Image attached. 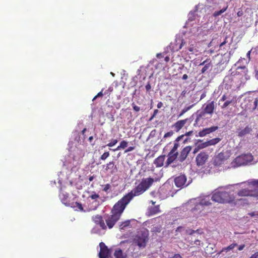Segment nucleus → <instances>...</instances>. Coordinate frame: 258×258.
Masks as SVG:
<instances>
[{
	"mask_svg": "<svg viewBox=\"0 0 258 258\" xmlns=\"http://www.w3.org/2000/svg\"><path fill=\"white\" fill-rule=\"evenodd\" d=\"M152 177L144 178L130 192L124 195L113 206L110 215L104 217L107 228L111 229L119 220L126 206L135 197L139 196L144 194L152 185L154 182Z\"/></svg>",
	"mask_w": 258,
	"mask_h": 258,
	"instance_id": "1",
	"label": "nucleus"
},
{
	"mask_svg": "<svg viewBox=\"0 0 258 258\" xmlns=\"http://www.w3.org/2000/svg\"><path fill=\"white\" fill-rule=\"evenodd\" d=\"M212 200L219 203H231L234 201L235 197L225 188L219 187L214 191Z\"/></svg>",
	"mask_w": 258,
	"mask_h": 258,
	"instance_id": "2",
	"label": "nucleus"
},
{
	"mask_svg": "<svg viewBox=\"0 0 258 258\" xmlns=\"http://www.w3.org/2000/svg\"><path fill=\"white\" fill-rule=\"evenodd\" d=\"M253 156L251 154H242L237 156L231 163L232 166L237 167L245 165L253 160Z\"/></svg>",
	"mask_w": 258,
	"mask_h": 258,
	"instance_id": "3",
	"label": "nucleus"
},
{
	"mask_svg": "<svg viewBox=\"0 0 258 258\" xmlns=\"http://www.w3.org/2000/svg\"><path fill=\"white\" fill-rule=\"evenodd\" d=\"M231 71L230 77L233 81L235 80L238 83L242 82L243 78L246 76L247 70L245 66L239 67L235 70Z\"/></svg>",
	"mask_w": 258,
	"mask_h": 258,
	"instance_id": "4",
	"label": "nucleus"
},
{
	"mask_svg": "<svg viewBox=\"0 0 258 258\" xmlns=\"http://www.w3.org/2000/svg\"><path fill=\"white\" fill-rule=\"evenodd\" d=\"M149 239L148 232L143 231L135 236L133 240V243L140 248H144L146 247Z\"/></svg>",
	"mask_w": 258,
	"mask_h": 258,
	"instance_id": "5",
	"label": "nucleus"
},
{
	"mask_svg": "<svg viewBox=\"0 0 258 258\" xmlns=\"http://www.w3.org/2000/svg\"><path fill=\"white\" fill-rule=\"evenodd\" d=\"M215 109L214 102L213 101L208 103L203 111H201L198 114L194 123V125H198L199 123L202 122L206 113L212 114Z\"/></svg>",
	"mask_w": 258,
	"mask_h": 258,
	"instance_id": "6",
	"label": "nucleus"
},
{
	"mask_svg": "<svg viewBox=\"0 0 258 258\" xmlns=\"http://www.w3.org/2000/svg\"><path fill=\"white\" fill-rule=\"evenodd\" d=\"M230 152L227 150L223 151L215 156L214 158V163L216 166L223 164L230 156Z\"/></svg>",
	"mask_w": 258,
	"mask_h": 258,
	"instance_id": "7",
	"label": "nucleus"
},
{
	"mask_svg": "<svg viewBox=\"0 0 258 258\" xmlns=\"http://www.w3.org/2000/svg\"><path fill=\"white\" fill-rule=\"evenodd\" d=\"M99 246L100 247L98 254L99 258H110L111 254L110 249L103 242L99 243Z\"/></svg>",
	"mask_w": 258,
	"mask_h": 258,
	"instance_id": "8",
	"label": "nucleus"
},
{
	"mask_svg": "<svg viewBox=\"0 0 258 258\" xmlns=\"http://www.w3.org/2000/svg\"><path fill=\"white\" fill-rule=\"evenodd\" d=\"M186 44L185 41L182 38H176L173 43H171L170 47L173 52L177 51L181 49Z\"/></svg>",
	"mask_w": 258,
	"mask_h": 258,
	"instance_id": "9",
	"label": "nucleus"
},
{
	"mask_svg": "<svg viewBox=\"0 0 258 258\" xmlns=\"http://www.w3.org/2000/svg\"><path fill=\"white\" fill-rule=\"evenodd\" d=\"M221 102H224V103L221 105V108L224 109L227 108L230 105H233L236 103V100L234 98L230 99L228 98L226 94H224L219 101V105H220Z\"/></svg>",
	"mask_w": 258,
	"mask_h": 258,
	"instance_id": "10",
	"label": "nucleus"
},
{
	"mask_svg": "<svg viewBox=\"0 0 258 258\" xmlns=\"http://www.w3.org/2000/svg\"><path fill=\"white\" fill-rule=\"evenodd\" d=\"M244 101L246 103L245 105V110H249L250 111H253L256 108L258 103L257 98H256L253 100L250 99V98L248 97V98L245 99Z\"/></svg>",
	"mask_w": 258,
	"mask_h": 258,
	"instance_id": "11",
	"label": "nucleus"
},
{
	"mask_svg": "<svg viewBox=\"0 0 258 258\" xmlns=\"http://www.w3.org/2000/svg\"><path fill=\"white\" fill-rule=\"evenodd\" d=\"M208 157L209 155L206 152H202L199 153L196 158L197 165L200 166L204 165L208 160Z\"/></svg>",
	"mask_w": 258,
	"mask_h": 258,
	"instance_id": "12",
	"label": "nucleus"
},
{
	"mask_svg": "<svg viewBox=\"0 0 258 258\" xmlns=\"http://www.w3.org/2000/svg\"><path fill=\"white\" fill-rule=\"evenodd\" d=\"M186 177L184 174H181L174 179L175 184L177 187L182 188L184 186L187 185L188 184H186Z\"/></svg>",
	"mask_w": 258,
	"mask_h": 258,
	"instance_id": "13",
	"label": "nucleus"
},
{
	"mask_svg": "<svg viewBox=\"0 0 258 258\" xmlns=\"http://www.w3.org/2000/svg\"><path fill=\"white\" fill-rule=\"evenodd\" d=\"M92 220L96 224L99 225L102 229H107V226H106L102 216L100 215L93 216L92 217Z\"/></svg>",
	"mask_w": 258,
	"mask_h": 258,
	"instance_id": "14",
	"label": "nucleus"
},
{
	"mask_svg": "<svg viewBox=\"0 0 258 258\" xmlns=\"http://www.w3.org/2000/svg\"><path fill=\"white\" fill-rule=\"evenodd\" d=\"M192 147L190 146H187L185 147L180 151L179 156L178 157V160L180 162L184 161L187 158L189 153L191 151Z\"/></svg>",
	"mask_w": 258,
	"mask_h": 258,
	"instance_id": "15",
	"label": "nucleus"
},
{
	"mask_svg": "<svg viewBox=\"0 0 258 258\" xmlns=\"http://www.w3.org/2000/svg\"><path fill=\"white\" fill-rule=\"evenodd\" d=\"M199 66H204V67L201 70L202 74H205L206 72L211 70L213 67L212 60L210 58H207L201 62Z\"/></svg>",
	"mask_w": 258,
	"mask_h": 258,
	"instance_id": "16",
	"label": "nucleus"
},
{
	"mask_svg": "<svg viewBox=\"0 0 258 258\" xmlns=\"http://www.w3.org/2000/svg\"><path fill=\"white\" fill-rule=\"evenodd\" d=\"M189 120V118H186L176 121L171 126L172 128L176 132H179L185 124V123Z\"/></svg>",
	"mask_w": 258,
	"mask_h": 258,
	"instance_id": "17",
	"label": "nucleus"
},
{
	"mask_svg": "<svg viewBox=\"0 0 258 258\" xmlns=\"http://www.w3.org/2000/svg\"><path fill=\"white\" fill-rule=\"evenodd\" d=\"M255 190L248 188H242L239 190L237 192L239 197H252L254 196Z\"/></svg>",
	"mask_w": 258,
	"mask_h": 258,
	"instance_id": "18",
	"label": "nucleus"
},
{
	"mask_svg": "<svg viewBox=\"0 0 258 258\" xmlns=\"http://www.w3.org/2000/svg\"><path fill=\"white\" fill-rule=\"evenodd\" d=\"M218 129V126H213L210 127L203 128L202 131L199 132L198 136L200 137H205L206 135L217 131Z\"/></svg>",
	"mask_w": 258,
	"mask_h": 258,
	"instance_id": "19",
	"label": "nucleus"
},
{
	"mask_svg": "<svg viewBox=\"0 0 258 258\" xmlns=\"http://www.w3.org/2000/svg\"><path fill=\"white\" fill-rule=\"evenodd\" d=\"M178 155L176 154H173L169 152L167 155V159L165 162V167H167L170 164L173 163L177 158Z\"/></svg>",
	"mask_w": 258,
	"mask_h": 258,
	"instance_id": "20",
	"label": "nucleus"
},
{
	"mask_svg": "<svg viewBox=\"0 0 258 258\" xmlns=\"http://www.w3.org/2000/svg\"><path fill=\"white\" fill-rule=\"evenodd\" d=\"M165 155H161L158 157L154 161V164L156 167H161L163 166Z\"/></svg>",
	"mask_w": 258,
	"mask_h": 258,
	"instance_id": "21",
	"label": "nucleus"
},
{
	"mask_svg": "<svg viewBox=\"0 0 258 258\" xmlns=\"http://www.w3.org/2000/svg\"><path fill=\"white\" fill-rule=\"evenodd\" d=\"M211 203L209 201V200L207 201L206 199H202L199 204H197L195 207L192 209V211H195L198 209H200V208H203L205 206H209L211 205Z\"/></svg>",
	"mask_w": 258,
	"mask_h": 258,
	"instance_id": "22",
	"label": "nucleus"
},
{
	"mask_svg": "<svg viewBox=\"0 0 258 258\" xmlns=\"http://www.w3.org/2000/svg\"><path fill=\"white\" fill-rule=\"evenodd\" d=\"M160 212L159 205L149 207L148 209V215L152 216Z\"/></svg>",
	"mask_w": 258,
	"mask_h": 258,
	"instance_id": "23",
	"label": "nucleus"
},
{
	"mask_svg": "<svg viewBox=\"0 0 258 258\" xmlns=\"http://www.w3.org/2000/svg\"><path fill=\"white\" fill-rule=\"evenodd\" d=\"M246 183V182H244ZM246 184L249 188H253L255 191L258 190V179H251L246 182Z\"/></svg>",
	"mask_w": 258,
	"mask_h": 258,
	"instance_id": "24",
	"label": "nucleus"
},
{
	"mask_svg": "<svg viewBox=\"0 0 258 258\" xmlns=\"http://www.w3.org/2000/svg\"><path fill=\"white\" fill-rule=\"evenodd\" d=\"M105 170L106 171H110V172L113 173L115 171L117 170V168L113 161H110L105 165Z\"/></svg>",
	"mask_w": 258,
	"mask_h": 258,
	"instance_id": "25",
	"label": "nucleus"
},
{
	"mask_svg": "<svg viewBox=\"0 0 258 258\" xmlns=\"http://www.w3.org/2000/svg\"><path fill=\"white\" fill-rule=\"evenodd\" d=\"M252 131L251 127L249 126H246L244 129L241 130L238 132V136L240 137H243L248 134Z\"/></svg>",
	"mask_w": 258,
	"mask_h": 258,
	"instance_id": "26",
	"label": "nucleus"
},
{
	"mask_svg": "<svg viewBox=\"0 0 258 258\" xmlns=\"http://www.w3.org/2000/svg\"><path fill=\"white\" fill-rule=\"evenodd\" d=\"M114 255L115 258H126V254L124 253L122 251V250L118 248L116 249L114 253Z\"/></svg>",
	"mask_w": 258,
	"mask_h": 258,
	"instance_id": "27",
	"label": "nucleus"
},
{
	"mask_svg": "<svg viewBox=\"0 0 258 258\" xmlns=\"http://www.w3.org/2000/svg\"><path fill=\"white\" fill-rule=\"evenodd\" d=\"M196 46V42H194L192 41L189 42L188 43V46L187 47V49L191 53H194L195 52H197Z\"/></svg>",
	"mask_w": 258,
	"mask_h": 258,
	"instance_id": "28",
	"label": "nucleus"
},
{
	"mask_svg": "<svg viewBox=\"0 0 258 258\" xmlns=\"http://www.w3.org/2000/svg\"><path fill=\"white\" fill-rule=\"evenodd\" d=\"M128 145V142L125 140H122L120 142L119 145L114 149H113L112 150L113 151H116L120 149H124L126 147H127Z\"/></svg>",
	"mask_w": 258,
	"mask_h": 258,
	"instance_id": "29",
	"label": "nucleus"
},
{
	"mask_svg": "<svg viewBox=\"0 0 258 258\" xmlns=\"http://www.w3.org/2000/svg\"><path fill=\"white\" fill-rule=\"evenodd\" d=\"M221 140V139L219 138H216L207 141V143L208 144L209 146H213L218 143Z\"/></svg>",
	"mask_w": 258,
	"mask_h": 258,
	"instance_id": "30",
	"label": "nucleus"
},
{
	"mask_svg": "<svg viewBox=\"0 0 258 258\" xmlns=\"http://www.w3.org/2000/svg\"><path fill=\"white\" fill-rule=\"evenodd\" d=\"M238 246V245L237 243H232L230 245H229L227 247L223 248L222 250L221 251L220 253L223 251H226L227 252L228 251L231 250L233 249H234L235 247Z\"/></svg>",
	"mask_w": 258,
	"mask_h": 258,
	"instance_id": "31",
	"label": "nucleus"
},
{
	"mask_svg": "<svg viewBox=\"0 0 258 258\" xmlns=\"http://www.w3.org/2000/svg\"><path fill=\"white\" fill-rule=\"evenodd\" d=\"M130 223L131 222L130 220H126L121 222L119 226L120 230H124L126 227L129 226Z\"/></svg>",
	"mask_w": 258,
	"mask_h": 258,
	"instance_id": "32",
	"label": "nucleus"
},
{
	"mask_svg": "<svg viewBox=\"0 0 258 258\" xmlns=\"http://www.w3.org/2000/svg\"><path fill=\"white\" fill-rule=\"evenodd\" d=\"M194 105V104H192L190 106H189L188 107H186L184 108L181 110L180 114L178 115V117H180L181 116H182L185 112H186L187 111H188L189 109H190L193 107Z\"/></svg>",
	"mask_w": 258,
	"mask_h": 258,
	"instance_id": "33",
	"label": "nucleus"
},
{
	"mask_svg": "<svg viewBox=\"0 0 258 258\" xmlns=\"http://www.w3.org/2000/svg\"><path fill=\"white\" fill-rule=\"evenodd\" d=\"M118 141L117 139H112L111 141L108 143L106 145L102 146L103 148L108 146L109 147H112L117 144Z\"/></svg>",
	"mask_w": 258,
	"mask_h": 258,
	"instance_id": "34",
	"label": "nucleus"
},
{
	"mask_svg": "<svg viewBox=\"0 0 258 258\" xmlns=\"http://www.w3.org/2000/svg\"><path fill=\"white\" fill-rule=\"evenodd\" d=\"M184 137V135H181L179 137H178L176 140H175L174 142V147H175L177 149H178L179 147V144L178 143V142Z\"/></svg>",
	"mask_w": 258,
	"mask_h": 258,
	"instance_id": "35",
	"label": "nucleus"
},
{
	"mask_svg": "<svg viewBox=\"0 0 258 258\" xmlns=\"http://www.w3.org/2000/svg\"><path fill=\"white\" fill-rule=\"evenodd\" d=\"M227 7H226V8H223L222 9H221V10L220 11H216L213 14V16L214 17H217L219 15H220L221 14H222L223 13H224V12L226 11V10H227Z\"/></svg>",
	"mask_w": 258,
	"mask_h": 258,
	"instance_id": "36",
	"label": "nucleus"
},
{
	"mask_svg": "<svg viewBox=\"0 0 258 258\" xmlns=\"http://www.w3.org/2000/svg\"><path fill=\"white\" fill-rule=\"evenodd\" d=\"M72 207L74 208H77L80 211H84V208L81 203L76 202Z\"/></svg>",
	"mask_w": 258,
	"mask_h": 258,
	"instance_id": "37",
	"label": "nucleus"
},
{
	"mask_svg": "<svg viewBox=\"0 0 258 258\" xmlns=\"http://www.w3.org/2000/svg\"><path fill=\"white\" fill-rule=\"evenodd\" d=\"M161 230H162V227L161 226H156V227H154L151 231L152 232L154 233H160L161 231Z\"/></svg>",
	"mask_w": 258,
	"mask_h": 258,
	"instance_id": "38",
	"label": "nucleus"
},
{
	"mask_svg": "<svg viewBox=\"0 0 258 258\" xmlns=\"http://www.w3.org/2000/svg\"><path fill=\"white\" fill-rule=\"evenodd\" d=\"M110 156L109 152H105L100 157V160H105Z\"/></svg>",
	"mask_w": 258,
	"mask_h": 258,
	"instance_id": "39",
	"label": "nucleus"
},
{
	"mask_svg": "<svg viewBox=\"0 0 258 258\" xmlns=\"http://www.w3.org/2000/svg\"><path fill=\"white\" fill-rule=\"evenodd\" d=\"M198 145L199 146V149H202L207 147H209L207 141L199 144Z\"/></svg>",
	"mask_w": 258,
	"mask_h": 258,
	"instance_id": "40",
	"label": "nucleus"
},
{
	"mask_svg": "<svg viewBox=\"0 0 258 258\" xmlns=\"http://www.w3.org/2000/svg\"><path fill=\"white\" fill-rule=\"evenodd\" d=\"M103 89L99 92L92 99V101H94L95 99H96L98 97H102L103 95Z\"/></svg>",
	"mask_w": 258,
	"mask_h": 258,
	"instance_id": "41",
	"label": "nucleus"
},
{
	"mask_svg": "<svg viewBox=\"0 0 258 258\" xmlns=\"http://www.w3.org/2000/svg\"><path fill=\"white\" fill-rule=\"evenodd\" d=\"M227 38H228V37L226 36L225 38L224 41L223 42H222V43H221L219 45V48L220 49L222 50V47L227 43Z\"/></svg>",
	"mask_w": 258,
	"mask_h": 258,
	"instance_id": "42",
	"label": "nucleus"
},
{
	"mask_svg": "<svg viewBox=\"0 0 258 258\" xmlns=\"http://www.w3.org/2000/svg\"><path fill=\"white\" fill-rule=\"evenodd\" d=\"M173 131L168 132L164 135V138H167L168 137H170L173 135Z\"/></svg>",
	"mask_w": 258,
	"mask_h": 258,
	"instance_id": "43",
	"label": "nucleus"
},
{
	"mask_svg": "<svg viewBox=\"0 0 258 258\" xmlns=\"http://www.w3.org/2000/svg\"><path fill=\"white\" fill-rule=\"evenodd\" d=\"M111 186L109 184H106L104 185L103 190L105 192H107L110 189Z\"/></svg>",
	"mask_w": 258,
	"mask_h": 258,
	"instance_id": "44",
	"label": "nucleus"
},
{
	"mask_svg": "<svg viewBox=\"0 0 258 258\" xmlns=\"http://www.w3.org/2000/svg\"><path fill=\"white\" fill-rule=\"evenodd\" d=\"M159 111L158 109H155L154 110V112H153V115L151 116V117H150V118L149 119V120L151 121L156 116V115L157 114V113H158Z\"/></svg>",
	"mask_w": 258,
	"mask_h": 258,
	"instance_id": "45",
	"label": "nucleus"
},
{
	"mask_svg": "<svg viewBox=\"0 0 258 258\" xmlns=\"http://www.w3.org/2000/svg\"><path fill=\"white\" fill-rule=\"evenodd\" d=\"M196 232H199V230L195 231L192 229H188L186 230V233L189 235H192Z\"/></svg>",
	"mask_w": 258,
	"mask_h": 258,
	"instance_id": "46",
	"label": "nucleus"
},
{
	"mask_svg": "<svg viewBox=\"0 0 258 258\" xmlns=\"http://www.w3.org/2000/svg\"><path fill=\"white\" fill-rule=\"evenodd\" d=\"M177 149L176 148H175V147H173V148H172V149L171 150V151L169 152L170 153H173V154H176L178 155V152L177 151Z\"/></svg>",
	"mask_w": 258,
	"mask_h": 258,
	"instance_id": "47",
	"label": "nucleus"
},
{
	"mask_svg": "<svg viewBox=\"0 0 258 258\" xmlns=\"http://www.w3.org/2000/svg\"><path fill=\"white\" fill-rule=\"evenodd\" d=\"M145 88L147 92H149L150 91L151 89V86L149 82L146 85Z\"/></svg>",
	"mask_w": 258,
	"mask_h": 258,
	"instance_id": "48",
	"label": "nucleus"
},
{
	"mask_svg": "<svg viewBox=\"0 0 258 258\" xmlns=\"http://www.w3.org/2000/svg\"><path fill=\"white\" fill-rule=\"evenodd\" d=\"M133 107L134 110L137 112L139 111L140 110V107L137 106L136 105H135L134 103L133 104Z\"/></svg>",
	"mask_w": 258,
	"mask_h": 258,
	"instance_id": "49",
	"label": "nucleus"
},
{
	"mask_svg": "<svg viewBox=\"0 0 258 258\" xmlns=\"http://www.w3.org/2000/svg\"><path fill=\"white\" fill-rule=\"evenodd\" d=\"M99 197V196L96 194H92L90 196V198L92 200L96 199L98 198Z\"/></svg>",
	"mask_w": 258,
	"mask_h": 258,
	"instance_id": "50",
	"label": "nucleus"
},
{
	"mask_svg": "<svg viewBox=\"0 0 258 258\" xmlns=\"http://www.w3.org/2000/svg\"><path fill=\"white\" fill-rule=\"evenodd\" d=\"M135 149V147H129L127 149L125 150V153L131 152Z\"/></svg>",
	"mask_w": 258,
	"mask_h": 258,
	"instance_id": "51",
	"label": "nucleus"
},
{
	"mask_svg": "<svg viewBox=\"0 0 258 258\" xmlns=\"http://www.w3.org/2000/svg\"><path fill=\"white\" fill-rule=\"evenodd\" d=\"M169 258H182L179 254H175L173 256L169 257Z\"/></svg>",
	"mask_w": 258,
	"mask_h": 258,
	"instance_id": "52",
	"label": "nucleus"
},
{
	"mask_svg": "<svg viewBox=\"0 0 258 258\" xmlns=\"http://www.w3.org/2000/svg\"><path fill=\"white\" fill-rule=\"evenodd\" d=\"M199 150H200V149H199V146L197 145V146L194 149L193 151V153L195 154L199 151Z\"/></svg>",
	"mask_w": 258,
	"mask_h": 258,
	"instance_id": "53",
	"label": "nucleus"
},
{
	"mask_svg": "<svg viewBox=\"0 0 258 258\" xmlns=\"http://www.w3.org/2000/svg\"><path fill=\"white\" fill-rule=\"evenodd\" d=\"M249 258H258V252L254 253Z\"/></svg>",
	"mask_w": 258,
	"mask_h": 258,
	"instance_id": "54",
	"label": "nucleus"
},
{
	"mask_svg": "<svg viewBox=\"0 0 258 258\" xmlns=\"http://www.w3.org/2000/svg\"><path fill=\"white\" fill-rule=\"evenodd\" d=\"M243 13L242 10L238 11L237 13V15L238 17H241L243 15Z\"/></svg>",
	"mask_w": 258,
	"mask_h": 258,
	"instance_id": "55",
	"label": "nucleus"
},
{
	"mask_svg": "<svg viewBox=\"0 0 258 258\" xmlns=\"http://www.w3.org/2000/svg\"><path fill=\"white\" fill-rule=\"evenodd\" d=\"M163 106V103H162V102H161V101L159 102L158 103V104H157V108H161Z\"/></svg>",
	"mask_w": 258,
	"mask_h": 258,
	"instance_id": "56",
	"label": "nucleus"
},
{
	"mask_svg": "<svg viewBox=\"0 0 258 258\" xmlns=\"http://www.w3.org/2000/svg\"><path fill=\"white\" fill-rule=\"evenodd\" d=\"M244 247H245L244 244L240 245L239 246H238V250L239 251L242 250L244 248Z\"/></svg>",
	"mask_w": 258,
	"mask_h": 258,
	"instance_id": "57",
	"label": "nucleus"
},
{
	"mask_svg": "<svg viewBox=\"0 0 258 258\" xmlns=\"http://www.w3.org/2000/svg\"><path fill=\"white\" fill-rule=\"evenodd\" d=\"M192 134V131H189L188 132H186L185 135H183L184 136H190Z\"/></svg>",
	"mask_w": 258,
	"mask_h": 258,
	"instance_id": "58",
	"label": "nucleus"
},
{
	"mask_svg": "<svg viewBox=\"0 0 258 258\" xmlns=\"http://www.w3.org/2000/svg\"><path fill=\"white\" fill-rule=\"evenodd\" d=\"M200 242H201V241L199 240H196L194 241L195 244H196L197 245H200Z\"/></svg>",
	"mask_w": 258,
	"mask_h": 258,
	"instance_id": "59",
	"label": "nucleus"
},
{
	"mask_svg": "<svg viewBox=\"0 0 258 258\" xmlns=\"http://www.w3.org/2000/svg\"><path fill=\"white\" fill-rule=\"evenodd\" d=\"M165 61L167 62L169 61L170 60V58H169V56H167L165 57V59H164Z\"/></svg>",
	"mask_w": 258,
	"mask_h": 258,
	"instance_id": "60",
	"label": "nucleus"
},
{
	"mask_svg": "<svg viewBox=\"0 0 258 258\" xmlns=\"http://www.w3.org/2000/svg\"><path fill=\"white\" fill-rule=\"evenodd\" d=\"M156 56L157 58H161L163 57V55L162 54V53H157V55H156Z\"/></svg>",
	"mask_w": 258,
	"mask_h": 258,
	"instance_id": "61",
	"label": "nucleus"
},
{
	"mask_svg": "<svg viewBox=\"0 0 258 258\" xmlns=\"http://www.w3.org/2000/svg\"><path fill=\"white\" fill-rule=\"evenodd\" d=\"M254 196L253 197H256L258 200V191H255L254 193Z\"/></svg>",
	"mask_w": 258,
	"mask_h": 258,
	"instance_id": "62",
	"label": "nucleus"
},
{
	"mask_svg": "<svg viewBox=\"0 0 258 258\" xmlns=\"http://www.w3.org/2000/svg\"><path fill=\"white\" fill-rule=\"evenodd\" d=\"M188 78V76L186 74H184L182 76L183 80H186Z\"/></svg>",
	"mask_w": 258,
	"mask_h": 258,
	"instance_id": "63",
	"label": "nucleus"
},
{
	"mask_svg": "<svg viewBox=\"0 0 258 258\" xmlns=\"http://www.w3.org/2000/svg\"><path fill=\"white\" fill-rule=\"evenodd\" d=\"M205 96H206V93H203V94L201 95V98H200V99L201 100V99H203L204 98H205Z\"/></svg>",
	"mask_w": 258,
	"mask_h": 258,
	"instance_id": "64",
	"label": "nucleus"
}]
</instances>
